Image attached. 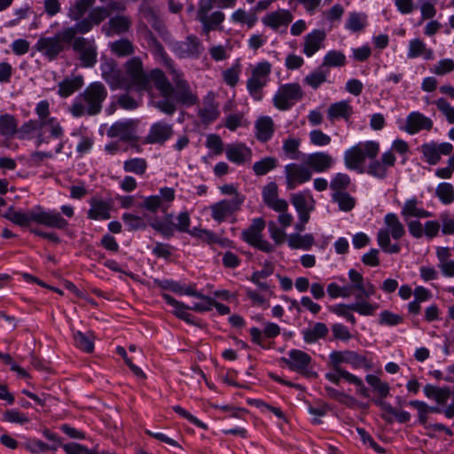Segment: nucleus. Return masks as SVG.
I'll list each match as a JSON object with an SVG mask.
<instances>
[{
    "label": "nucleus",
    "mask_w": 454,
    "mask_h": 454,
    "mask_svg": "<svg viewBox=\"0 0 454 454\" xmlns=\"http://www.w3.org/2000/svg\"><path fill=\"white\" fill-rule=\"evenodd\" d=\"M169 73L171 82L160 69H153L151 72V78L162 97V99L156 102V108L168 115H173L177 106H192L196 105L199 99L182 72L171 67Z\"/></svg>",
    "instance_id": "f257e3e1"
},
{
    "label": "nucleus",
    "mask_w": 454,
    "mask_h": 454,
    "mask_svg": "<svg viewBox=\"0 0 454 454\" xmlns=\"http://www.w3.org/2000/svg\"><path fill=\"white\" fill-rule=\"evenodd\" d=\"M4 217L20 227H28L32 222L59 230L67 229L68 226V222L59 212L46 211L41 206H36L26 212L17 211L11 207L5 212Z\"/></svg>",
    "instance_id": "f03ea898"
},
{
    "label": "nucleus",
    "mask_w": 454,
    "mask_h": 454,
    "mask_svg": "<svg viewBox=\"0 0 454 454\" xmlns=\"http://www.w3.org/2000/svg\"><path fill=\"white\" fill-rule=\"evenodd\" d=\"M107 95V90L102 82H91L71 106L70 112L72 115L74 117L97 115L101 112Z\"/></svg>",
    "instance_id": "7ed1b4c3"
},
{
    "label": "nucleus",
    "mask_w": 454,
    "mask_h": 454,
    "mask_svg": "<svg viewBox=\"0 0 454 454\" xmlns=\"http://www.w3.org/2000/svg\"><path fill=\"white\" fill-rule=\"evenodd\" d=\"M342 364H350L354 369L367 368L370 369L371 365L367 358L352 350L333 351L329 355V364L333 367V371L339 372L342 379L348 383H359V378L352 373L345 371Z\"/></svg>",
    "instance_id": "20e7f679"
},
{
    "label": "nucleus",
    "mask_w": 454,
    "mask_h": 454,
    "mask_svg": "<svg viewBox=\"0 0 454 454\" xmlns=\"http://www.w3.org/2000/svg\"><path fill=\"white\" fill-rule=\"evenodd\" d=\"M385 229H380L377 234V241L380 248L387 254H397L401 247L398 244H391L390 236L398 240L405 235V228L398 216L388 213L384 217Z\"/></svg>",
    "instance_id": "39448f33"
},
{
    "label": "nucleus",
    "mask_w": 454,
    "mask_h": 454,
    "mask_svg": "<svg viewBox=\"0 0 454 454\" xmlns=\"http://www.w3.org/2000/svg\"><path fill=\"white\" fill-rule=\"evenodd\" d=\"M380 152V145L375 141H367L359 143L344 153L345 166L351 170H356L364 173V164L366 158L375 159Z\"/></svg>",
    "instance_id": "423d86ee"
},
{
    "label": "nucleus",
    "mask_w": 454,
    "mask_h": 454,
    "mask_svg": "<svg viewBox=\"0 0 454 454\" xmlns=\"http://www.w3.org/2000/svg\"><path fill=\"white\" fill-rule=\"evenodd\" d=\"M272 66L268 61L257 63L251 70V76L247 81V89L254 100L262 98V90L270 81Z\"/></svg>",
    "instance_id": "0eeeda50"
},
{
    "label": "nucleus",
    "mask_w": 454,
    "mask_h": 454,
    "mask_svg": "<svg viewBox=\"0 0 454 454\" xmlns=\"http://www.w3.org/2000/svg\"><path fill=\"white\" fill-rule=\"evenodd\" d=\"M356 301L351 304H338L329 308L330 311L346 318L352 325H356V319L350 311H355L361 316H372L379 305L362 300L361 294L355 295Z\"/></svg>",
    "instance_id": "6e6552de"
},
{
    "label": "nucleus",
    "mask_w": 454,
    "mask_h": 454,
    "mask_svg": "<svg viewBox=\"0 0 454 454\" xmlns=\"http://www.w3.org/2000/svg\"><path fill=\"white\" fill-rule=\"evenodd\" d=\"M125 71L129 80V87L137 91L148 90L151 88V74H147L143 68L140 58L134 57L125 64Z\"/></svg>",
    "instance_id": "1a4fd4ad"
},
{
    "label": "nucleus",
    "mask_w": 454,
    "mask_h": 454,
    "mask_svg": "<svg viewBox=\"0 0 454 454\" xmlns=\"http://www.w3.org/2000/svg\"><path fill=\"white\" fill-rule=\"evenodd\" d=\"M303 98V90L298 82L280 85L273 97V105L280 111H287Z\"/></svg>",
    "instance_id": "9d476101"
},
{
    "label": "nucleus",
    "mask_w": 454,
    "mask_h": 454,
    "mask_svg": "<svg viewBox=\"0 0 454 454\" xmlns=\"http://www.w3.org/2000/svg\"><path fill=\"white\" fill-rule=\"evenodd\" d=\"M264 228V220L261 217L255 218L252 221L248 228L242 231L241 238L250 246L262 252L271 253L274 250V247L262 238Z\"/></svg>",
    "instance_id": "9b49d317"
},
{
    "label": "nucleus",
    "mask_w": 454,
    "mask_h": 454,
    "mask_svg": "<svg viewBox=\"0 0 454 454\" xmlns=\"http://www.w3.org/2000/svg\"><path fill=\"white\" fill-rule=\"evenodd\" d=\"M245 200V196L237 194L231 200H223L210 206L211 216L217 223L224 222L240 209Z\"/></svg>",
    "instance_id": "f8f14e48"
},
{
    "label": "nucleus",
    "mask_w": 454,
    "mask_h": 454,
    "mask_svg": "<svg viewBox=\"0 0 454 454\" xmlns=\"http://www.w3.org/2000/svg\"><path fill=\"white\" fill-rule=\"evenodd\" d=\"M73 50L78 54L82 66L92 67L98 60L95 41L84 37H77L72 43Z\"/></svg>",
    "instance_id": "ddd939ff"
},
{
    "label": "nucleus",
    "mask_w": 454,
    "mask_h": 454,
    "mask_svg": "<svg viewBox=\"0 0 454 454\" xmlns=\"http://www.w3.org/2000/svg\"><path fill=\"white\" fill-rule=\"evenodd\" d=\"M286 183L288 190L295 189L299 184L309 181L312 177L311 170L303 165L290 163L285 167Z\"/></svg>",
    "instance_id": "4468645a"
},
{
    "label": "nucleus",
    "mask_w": 454,
    "mask_h": 454,
    "mask_svg": "<svg viewBox=\"0 0 454 454\" xmlns=\"http://www.w3.org/2000/svg\"><path fill=\"white\" fill-rule=\"evenodd\" d=\"M368 164L366 173L379 179H384L387 176V168L394 167L396 158L391 151L384 153L380 160L372 159Z\"/></svg>",
    "instance_id": "2eb2a0df"
},
{
    "label": "nucleus",
    "mask_w": 454,
    "mask_h": 454,
    "mask_svg": "<svg viewBox=\"0 0 454 454\" xmlns=\"http://www.w3.org/2000/svg\"><path fill=\"white\" fill-rule=\"evenodd\" d=\"M174 134L173 126L165 121H157L153 123L147 136L145 137L144 144L163 145L172 137Z\"/></svg>",
    "instance_id": "dca6fc26"
},
{
    "label": "nucleus",
    "mask_w": 454,
    "mask_h": 454,
    "mask_svg": "<svg viewBox=\"0 0 454 454\" xmlns=\"http://www.w3.org/2000/svg\"><path fill=\"white\" fill-rule=\"evenodd\" d=\"M176 54L182 59L194 58L197 59L200 56L203 46L195 35H188L184 41L176 43L174 46Z\"/></svg>",
    "instance_id": "f3484780"
},
{
    "label": "nucleus",
    "mask_w": 454,
    "mask_h": 454,
    "mask_svg": "<svg viewBox=\"0 0 454 454\" xmlns=\"http://www.w3.org/2000/svg\"><path fill=\"white\" fill-rule=\"evenodd\" d=\"M262 200L265 205L276 212L287 211L288 203L278 198V188L276 183L270 182L263 187Z\"/></svg>",
    "instance_id": "a211bd4d"
},
{
    "label": "nucleus",
    "mask_w": 454,
    "mask_h": 454,
    "mask_svg": "<svg viewBox=\"0 0 454 454\" xmlns=\"http://www.w3.org/2000/svg\"><path fill=\"white\" fill-rule=\"evenodd\" d=\"M35 47L36 51L43 53L49 60L55 59L65 49L64 43H61V40L57 35L53 37H41Z\"/></svg>",
    "instance_id": "6ab92c4d"
},
{
    "label": "nucleus",
    "mask_w": 454,
    "mask_h": 454,
    "mask_svg": "<svg viewBox=\"0 0 454 454\" xmlns=\"http://www.w3.org/2000/svg\"><path fill=\"white\" fill-rule=\"evenodd\" d=\"M288 356V358H281L286 366L292 371L306 374L307 369L311 363L310 356L300 349L290 350Z\"/></svg>",
    "instance_id": "aec40b11"
},
{
    "label": "nucleus",
    "mask_w": 454,
    "mask_h": 454,
    "mask_svg": "<svg viewBox=\"0 0 454 454\" xmlns=\"http://www.w3.org/2000/svg\"><path fill=\"white\" fill-rule=\"evenodd\" d=\"M109 16L110 12L108 8L98 6L91 9L88 17L78 22L80 34H86L90 32L95 25H99Z\"/></svg>",
    "instance_id": "412c9836"
},
{
    "label": "nucleus",
    "mask_w": 454,
    "mask_h": 454,
    "mask_svg": "<svg viewBox=\"0 0 454 454\" xmlns=\"http://www.w3.org/2000/svg\"><path fill=\"white\" fill-rule=\"evenodd\" d=\"M134 122L132 121H117L107 130L109 137H119L124 142H137L138 137L134 133Z\"/></svg>",
    "instance_id": "4be33fe9"
},
{
    "label": "nucleus",
    "mask_w": 454,
    "mask_h": 454,
    "mask_svg": "<svg viewBox=\"0 0 454 454\" xmlns=\"http://www.w3.org/2000/svg\"><path fill=\"white\" fill-rule=\"evenodd\" d=\"M102 78L107 82L112 90L122 87L124 80L121 71L118 69L114 61H106L101 67Z\"/></svg>",
    "instance_id": "5701e85b"
},
{
    "label": "nucleus",
    "mask_w": 454,
    "mask_h": 454,
    "mask_svg": "<svg viewBox=\"0 0 454 454\" xmlns=\"http://www.w3.org/2000/svg\"><path fill=\"white\" fill-rule=\"evenodd\" d=\"M292 20L293 15L290 11L283 9L269 12L262 18V23L274 30L281 27H287Z\"/></svg>",
    "instance_id": "b1692460"
},
{
    "label": "nucleus",
    "mask_w": 454,
    "mask_h": 454,
    "mask_svg": "<svg viewBox=\"0 0 454 454\" xmlns=\"http://www.w3.org/2000/svg\"><path fill=\"white\" fill-rule=\"evenodd\" d=\"M306 163L308 168L321 173L328 170L334 163L333 158L327 153L317 152L308 155Z\"/></svg>",
    "instance_id": "393cba45"
},
{
    "label": "nucleus",
    "mask_w": 454,
    "mask_h": 454,
    "mask_svg": "<svg viewBox=\"0 0 454 454\" xmlns=\"http://www.w3.org/2000/svg\"><path fill=\"white\" fill-rule=\"evenodd\" d=\"M432 128V120L419 112L411 113L406 119L405 130L410 134H415L422 129L430 130Z\"/></svg>",
    "instance_id": "a878e982"
},
{
    "label": "nucleus",
    "mask_w": 454,
    "mask_h": 454,
    "mask_svg": "<svg viewBox=\"0 0 454 454\" xmlns=\"http://www.w3.org/2000/svg\"><path fill=\"white\" fill-rule=\"evenodd\" d=\"M326 34L324 30L316 29L308 34L304 38L303 53L311 57L323 47Z\"/></svg>",
    "instance_id": "bb28decb"
},
{
    "label": "nucleus",
    "mask_w": 454,
    "mask_h": 454,
    "mask_svg": "<svg viewBox=\"0 0 454 454\" xmlns=\"http://www.w3.org/2000/svg\"><path fill=\"white\" fill-rule=\"evenodd\" d=\"M348 277L353 283V289L359 292L357 294L362 295V300L368 299L376 294V287L370 281L364 283L362 274L356 270H350Z\"/></svg>",
    "instance_id": "cd10ccee"
},
{
    "label": "nucleus",
    "mask_w": 454,
    "mask_h": 454,
    "mask_svg": "<svg viewBox=\"0 0 454 454\" xmlns=\"http://www.w3.org/2000/svg\"><path fill=\"white\" fill-rule=\"evenodd\" d=\"M291 202L295 207L299 218H302L303 222H309L310 212L314 208V200L309 198V201L303 193L298 192L292 194Z\"/></svg>",
    "instance_id": "c85d7f7f"
},
{
    "label": "nucleus",
    "mask_w": 454,
    "mask_h": 454,
    "mask_svg": "<svg viewBox=\"0 0 454 454\" xmlns=\"http://www.w3.org/2000/svg\"><path fill=\"white\" fill-rule=\"evenodd\" d=\"M225 154L230 161L241 165L250 160L252 151L243 144H234L228 145Z\"/></svg>",
    "instance_id": "c756f323"
},
{
    "label": "nucleus",
    "mask_w": 454,
    "mask_h": 454,
    "mask_svg": "<svg viewBox=\"0 0 454 454\" xmlns=\"http://www.w3.org/2000/svg\"><path fill=\"white\" fill-rule=\"evenodd\" d=\"M90 208L88 211V218L92 220H106L111 217V204L107 201L91 199Z\"/></svg>",
    "instance_id": "7c9ffc66"
},
{
    "label": "nucleus",
    "mask_w": 454,
    "mask_h": 454,
    "mask_svg": "<svg viewBox=\"0 0 454 454\" xmlns=\"http://www.w3.org/2000/svg\"><path fill=\"white\" fill-rule=\"evenodd\" d=\"M256 138L262 142H268L275 131L273 120L270 116L260 117L255 121Z\"/></svg>",
    "instance_id": "2f4dec72"
},
{
    "label": "nucleus",
    "mask_w": 454,
    "mask_h": 454,
    "mask_svg": "<svg viewBox=\"0 0 454 454\" xmlns=\"http://www.w3.org/2000/svg\"><path fill=\"white\" fill-rule=\"evenodd\" d=\"M353 114V107L348 101H340L330 105L327 109V117L334 122L336 120L343 118L348 121Z\"/></svg>",
    "instance_id": "473e14b6"
},
{
    "label": "nucleus",
    "mask_w": 454,
    "mask_h": 454,
    "mask_svg": "<svg viewBox=\"0 0 454 454\" xmlns=\"http://www.w3.org/2000/svg\"><path fill=\"white\" fill-rule=\"evenodd\" d=\"M424 393L427 398L434 399L438 404L444 405L451 395L449 387H436L427 384L424 387Z\"/></svg>",
    "instance_id": "72a5a7b5"
},
{
    "label": "nucleus",
    "mask_w": 454,
    "mask_h": 454,
    "mask_svg": "<svg viewBox=\"0 0 454 454\" xmlns=\"http://www.w3.org/2000/svg\"><path fill=\"white\" fill-rule=\"evenodd\" d=\"M131 23V20L128 16L117 15L112 17L107 23L109 28L106 34V35L124 34L129 30Z\"/></svg>",
    "instance_id": "f704fd0d"
},
{
    "label": "nucleus",
    "mask_w": 454,
    "mask_h": 454,
    "mask_svg": "<svg viewBox=\"0 0 454 454\" xmlns=\"http://www.w3.org/2000/svg\"><path fill=\"white\" fill-rule=\"evenodd\" d=\"M374 403L380 406L383 411L385 412L382 415V418L386 420L391 421V418L388 416L392 415L394 416L396 420L400 423H405L408 422L411 419V415L409 412L404 411H397L395 408L391 406L388 403L385 402L384 400H374Z\"/></svg>",
    "instance_id": "c9c22d12"
},
{
    "label": "nucleus",
    "mask_w": 454,
    "mask_h": 454,
    "mask_svg": "<svg viewBox=\"0 0 454 454\" xmlns=\"http://www.w3.org/2000/svg\"><path fill=\"white\" fill-rule=\"evenodd\" d=\"M198 115L205 124L213 122L220 115L218 105L214 103L213 98H206L204 106L199 110Z\"/></svg>",
    "instance_id": "e433bc0d"
},
{
    "label": "nucleus",
    "mask_w": 454,
    "mask_h": 454,
    "mask_svg": "<svg viewBox=\"0 0 454 454\" xmlns=\"http://www.w3.org/2000/svg\"><path fill=\"white\" fill-rule=\"evenodd\" d=\"M401 214L404 219H408L410 217L426 218L432 215L430 212L418 207V200L416 198L405 201L402 207Z\"/></svg>",
    "instance_id": "4c0bfd02"
},
{
    "label": "nucleus",
    "mask_w": 454,
    "mask_h": 454,
    "mask_svg": "<svg viewBox=\"0 0 454 454\" xmlns=\"http://www.w3.org/2000/svg\"><path fill=\"white\" fill-rule=\"evenodd\" d=\"M83 85V79L78 75L72 79H65L59 83L58 93L61 98H67L80 90Z\"/></svg>",
    "instance_id": "58836bf2"
},
{
    "label": "nucleus",
    "mask_w": 454,
    "mask_h": 454,
    "mask_svg": "<svg viewBox=\"0 0 454 454\" xmlns=\"http://www.w3.org/2000/svg\"><path fill=\"white\" fill-rule=\"evenodd\" d=\"M423 56L426 59L434 58V51L427 48L426 43L420 39H413L410 42L408 58L415 59Z\"/></svg>",
    "instance_id": "ea45409f"
},
{
    "label": "nucleus",
    "mask_w": 454,
    "mask_h": 454,
    "mask_svg": "<svg viewBox=\"0 0 454 454\" xmlns=\"http://www.w3.org/2000/svg\"><path fill=\"white\" fill-rule=\"evenodd\" d=\"M328 328L325 324L317 322L311 328L302 332L303 339L307 343H314L317 340L325 338L328 334Z\"/></svg>",
    "instance_id": "a19ab883"
},
{
    "label": "nucleus",
    "mask_w": 454,
    "mask_h": 454,
    "mask_svg": "<svg viewBox=\"0 0 454 454\" xmlns=\"http://www.w3.org/2000/svg\"><path fill=\"white\" fill-rule=\"evenodd\" d=\"M94 4L90 0H75L74 4L68 9V17L72 20L79 22Z\"/></svg>",
    "instance_id": "79ce46f5"
},
{
    "label": "nucleus",
    "mask_w": 454,
    "mask_h": 454,
    "mask_svg": "<svg viewBox=\"0 0 454 454\" xmlns=\"http://www.w3.org/2000/svg\"><path fill=\"white\" fill-rule=\"evenodd\" d=\"M328 74L329 70L320 66L309 74H308L304 78L303 82L312 89L317 90L321 84L327 81Z\"/></svg>",
    "instance_id": "37998d69"
},
{
    "label": "nucleus",
    "mask_w": 454,
    "mask_h": 454,
    "mask_svg": "<svg viewBox=\"0 0 454 454\" xmlns=\"http://www.w3.org/2000/svg\"><path fill=\"white\" fill-rule=\"evenodd\" d=\"M332 199L338 204L339 209L343 212L351 211L356 204V199L347 192L333 193Z\"/></svg>",
    "instance_id": "c03bdc74"
},
{
    "label": "nucleus",
    "mask_w": 454,
    "mask_h": 454,
    "mask_svg": "<svg viewBox=\"0 0 454 454\" xmlns=\"http://www.w3.org/2000/svg\"><path fill=\"white\" fill-rule=\"evenodd\" d=\"M367 26V16L364 13L350 12L346 21V28L352 32H361Z\"/></svg>",
    "instance_id": "a18cd8bd"
},
{
    "label": "nucleus",
    "mask_w": 454,
    "mask_h": 454,
    "mask_svg": "<svg viewBox=\"0 0 454 454\" xmlns=\"http://www.w3.org/2000/svg\"><path fill=\"white\" fill-rule=\"evenodd\" d=\"M314 237L312 234H291L288 238V246L293 249H309L314 244Z\"/></svg>",
    "instance_id": "49530a36"
},
{
    "label": "nucleus",
    "mask_w": 454,
    "mask_h": 454,
    "mask_svg": "<svg viewBox=\"0 0 454 454\" xmlns=\"http://www.w3.org/2000/svg\"><path fill=\"white\" fill-rule=\"evenodd\" d=\"M278 166V160L275 157L268 156L256 161L253 165V171L256 176H264L275 169Z\"/></svg>",
    "instance_id": "de8ad7c7"
},
{
    "label": "nucleus",
    "mask_w": 454,
    "mask_h": 454,
    "mask_svg": "<svg viewBox=\"0 0 454 454\" xmlns=\"http://www.w3.org/2000/svg\"><path fill=\"white\" fill-rule=\"evenodd\" d=\"M111 51L118 57L129 56L134 53V46L129 39H120L111 43Z\"/></svg>",
    "instance_id": "09e8293b"
},
{
    "label": "nucleus",
    "mask_w": 454,
    "mask_h": 454,
    "mask_svg": "<svg viewBox=\"0 0 454 454\" xmlns=\"http://www.w3.org/2000/svg\"><path fill=\"white\" fill-rule=\"evenodd\" d=\"M16 119L8 114L0 116V133L4 137H12L17 133Z\"/></svg>",
    "instance_id": "8fccbe9b"
},
{
    "label": "nucleus",
    "mask_w": 454,
    "mask_h": 454,
    "mask_svg": "<svg viewBox=\"0 0 454 454\" xmlns=\"http://www.w3.org/2000/svg\"><path fill=\"white\" fill-rule=\"evenodd\" d=\"M351 184V178L345 173H337L330 182L333 193L346 192Z\"/></svg>",
    "instance_id": "3c124183"
},
{
    "label": "nucleus",
    "mask_w": 454,
    "mask_h": 454,
    "mask_svg": "<svg viewBox=\"0 0 454 454\" xmlns=\"http://www.w3.org/2000/svg\"><path fill=\"white\" fill-rule=\"evenodd\" d=\"M123 169L142 176L147 169V162L143 158H132L124 161Z\"/></svg>",
    "instance_id": "603ef678"
},
{
    "label": "nucleus",
    "mask_w": 454,
    "mask_h": 454,
    "mask_svg": "<svg viewBox=\"0 0 454 454\" xmlns=\"http://www.w3.org/2000/svg\"><path fill=\"white\" fill-rule=\"evenodd\" d=\"M300 145L301 140L299 138L288 137L283 142V151L290 160H298L301 154Z\"/></svg>",
    "instance_id": "864d4df0"
},
{
    "label": "nucleus",
    "mask_w": 454,
    "mask_h": 454,
    "mask_svg": "<svg viewBox=\"0 0 454 454\" xmlns=\"http://www.w3.org/2000/svg\"><path fill=\"white\" fill-rule=\"evenodd\" d=\"M366 381L375 391L379 393L380 398L378 400H383L388 395L390 390L388 384L381 381L379 377L369 374L366 376Z\"/></svg>",
    "instance_id": "5fc2aeb1"
},
{
    "label": "nucleus",
    "mask_w": 454,
    "mask_h": 454,
    "mask_svg": "<svg viewBox=\"0 0 454 454\" xmlns=\"http://www.w3.org/2000/svg\"><path fill=\"white\" fill-rule=\"evenodd\" d=\"M346 64L345 55L339 51H330L324 58L322 67L327 68L328 67H343Z\"/></svg>",
    "instance_id": "6e6d98bb"
},
{
    "label": "nucleus",
    "mask_w": 454,
    "mask_h": 454,
    "mask_svg": "<svg viewBox=\"0 0 454 454\" xmlns=\"http://www.w3.org/2000/svg\"><path fill=\"white\" fill-rule=\"evenodd\" d=\"M435 194L443 204H450L454 201V188L451 184L441 183L436 187Z\"/></svg>",
    "instance_id": "4d7b16f0"
},
{
    "label": "nucleus",
    "mask_w": 454,
    "mask_h": 454,
    "mask_svg": "<svg viewBox=\"0 0 454 454\" xmlns=\"http://www.w3.org/2000/svg\"><path fill=\"white\" fill-rule=\"evenodd\" d=\"M142 207L152 213H156L159 209H161L162 212H166L168 207V205L162 204V200L159 195L145 198Z\"/></svg>",
    "instance_id": "13d9d810"
},
{
    "label": "nucleus",
    "mask_w": 454,
    "mask_h": 454,
    "mask_svg": "<svg viewBox=\"0 0 454 454\" xmlns=\"http://www.w3.org/2000/svg\"><path fill=\"white\" fill-rule=\"evenodd\" d=\"M122 220L129 231L145 230L147 226L146 223L141 216L133 214H123Z\"/></svg>",
    "instance_id": "bf43d9fd"
},
{
    "label": "nucleus",
    "mask_w": 454,
    "mask_h": 454,
    "mask_svg": "<svg viewBox=\"0 0 454 454\" xmlns=\"http://www.w3.org/2000/svg\"><path fill=\"white\" fill-rule=\"evenodd\" d=\"M421 152L426 158V160L431 164L435 165L441 160L435 143L424 144L421 145Z\"/></svg>",
    "instance_id": "052dcab7"
},
{
    "label": "nucleus",
    "mask_w": 454,
    "mask_h": 454,
    "mask_svg": "<svg viewBox=\"0 0 454 454\" xmlns=\"http://www.w3.org/2000/svg\"><path fill=\"white\" fill-rule=\"evenodd\" d=\"M3 420L20 425L27 424L30 421L29 418L18 410H7L3 415Z\"/></svg>",
    "instance_id": "680f3d73"
},
{
    "label": "nucleus",
    "mask_w": 454,
    "mask_h": 454,
    "mask_svg": "<svg viewBox=\"0 0 454 454\" xmlns=\"http://www.w3.org/2000/svg\"><path fill=\"white\" fill-rule=\"evenodd\" d=\"M75 346L87 353H90L94 349L92 340L83 333L78 331L74 334Z\"/></svg>",
    "instance_id": "e2e57ef3"
},
{
    "label": "nucleus",
    "mask_w": 454,
    "mask_h": 454,
    "mask_svg": "<svg viewBox=\"0 0 454 454\" xmlns=\"http://www.w3.org/2000/svg\"><path fill=\"white\" fill-rule=\"evenodd\" d=\"M240 65L236 63L223 73V81L231 87L236 86L239 80Z\"/></svg>",
    "instance_id": "0e129e2a"
},
{
    "label": "nucleus",
    "mask_w": 454,
    "mask_h": 454,
    "mask_svg": "<svg viewBox=\"0 0 454 454\" xmlns=\"http://www.w3.org/2000/svg\"><path fill=\"white\" fill-rule=\"evenodd\" d=\"M434 104L439 111L445 115L448 122L454 124V107L443 98H438Z\"/></svg>",
    "instance_id": "69168bd1"
},
{
    "label": "nucleus",
    "mask_w": 454,
    "mask_h": 454,
    "mask_svg": "<svg viewBox=\"0 0 454 454\" xmlns=\"http://www.w3.org/2000/svg\"><path fill=\"white\" fill-rule=\"evenodd\" d=\"M309 141L314 145L325 146L331 143L332 138L327 134H325L322 130L314 129L309 132Z\"/></svg>",
    "instance_id": "338daca9"
},
{
    "label": "nucleus",
    "mask_w": 454,
    "mask_h": 454,
    "mask_svg": "<svg viewBox=\"0 0 454 454\" xmlns=\"http://www.w3.org/2000/svg\"><path fill=\"white\" fill-rule=\"evenodd\" d=\"M454 70V61L450 59H444L440 60L437 65H435L431 72L437 75H443L449 74Z\"/></svg>",
    "instance_id": "774afa93"
}]
</instances>
